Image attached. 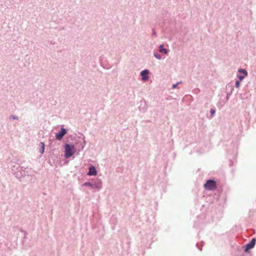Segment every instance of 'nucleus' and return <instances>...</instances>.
I'll return each mask as SVG.
<instances>
[{
  "mask_svg": "<svg viewBox=\"0 0 256 256\" xmlns=\"http://www.w3.org/2000/svg\"><path fill=\"white\" fill-rule=\"evenodd\" d=\"M76 152L74 145H66L65 157L68 158L72 156Z\"/></svg>",
  "mask_w": 256,
  "mask_h": 256,
  "instance_id": "nucleus-1",
  "label": "nucleus"
},
{
  "mask_svg": "<svg viewBox=\"0 0 256 256\" xmlns=\"http://www.w3.org/2000/svg\"><path fill=\"white\" fill-rule=\"evenodd\" d=\"M204 188L206 190H213L216 188V182L213 180H208L204 184Z\"/></svg>",
  "mask_w": 256,
  "mask_h": 256,
  "instance_id": "nucleus-2",
  "label": "nucleus"
},
{
  "mask_svg": "<svg viewBox=\"0 0 256 256\" xmlns=\"http://www.w3.org/2000/svg\"><path fill=\"white\" fill-rule=\"evenodd\" d=\"M66 134V130L64 128H62L56 134V137L57 140H61L62 138Z\"/></svg>",
  "mask_w": 256,
  "mask_h": 256,
  "instance_id": "nucleus-3",
  "label": "nucleus"
},
{
  "mask_svg": "<svg viewBox=\"0 0 256 256\" xmlns=\"http://www.w3.org/2000/svg\"><path fill=\"white\" fill-rule=\"evenodd\" d=\"M256 240L255 238H252L251 241L246 244L245 250L248 251L252 248L256 244Z\"/></svg>",
  "mask_w": 256,
  "mask_h": 256,
  "instance_id": "nucleus-4",
  "label": "nucleus"
},
{
  "mask_svg": "<svg viewBox=\"0 0 256 256\" xmlns=\"http://www.w3.org/2000/svg\"><path fill=\"white\" fill-rule=\"evenodd\" d=\"M149 73V71L148 70H145L141 72L140 74L142 76V80L144 81H146L148 79V74Z\"/></svg>",
  "mask_w": 256,
  "mask_h": 256,
  "instance_id": "nucleus-5",
  "label": "nucleus"
},
{
  "mask_svg": "<svg viewBox=\"0 0 256 256\" xmlns=\"http://www.w3.org/2000/svg\"><path fill=\"white\" fill-rule=\"evenodd\" d=\"M88 174L89 176H95L96 174V170L94 167L90 166L89 168V172Z\"/></svg>",
  "mask_w": 256,
  "mask_h": 256,
  "instance_id": "nucleus-6",
  "label": "nucleus"
},
{
  "mask_svg": "<svg viewBox=\"0 0 256 256\" xmlns=\"http://www.w3.org/2000/svg\"><path fill=\"white\" fill-rule=\"evenodd\" d=\"M159 48V50L160 52L164 53L165 54H166L168 53V50L166 48H164L163 45H160Z\"/></svg>",
  "mask_w": 256,
  "mask_h": 256,
  "instance_id": "nucleus-7",
  "label": "nucleus"
},
{
  "mask_svg": "<svg viewBox=\"0 0 256 256\" xmlns=\"http://www.w3.org/2000/svg\"><path fill=\"white\" fill-rule=\"evenodd\" d=\"M238 72L244 74V76H246L248 75V72L245 70L240 69L238 70Z\"/></svg>",
  "mask_w": 256,
  "mask_h": 256,
  "instance_id": "nucleus-8",
  "label": "nucleus"
},
{
  "mask_svg": "<svg viewBox=\"0 0 256 256\" xmlns=\"http://www.w3.org/2000/svg\"><path fill=\"white\" fill-rule=\"evenodd\" d=\"M154 55L155 57H156V58H158V59L160 60V59H161V58H162L161 56H160V54H158L156 53V54H154Z\"/></svg>",
  "mask_w": 256,
  "mask_h": 256,
  "instance_id": "nucleus-9",
  "label": "nucleus"
},
{
  "mask_svg": "<svg viewBox=\"0 0 256 256\" xmlns=\"http://www.w3.org/2000/svg\"><path fill=\"white\" fill-rule=\"evenodd\" d=\"M44 145H42V146L41 147V149L40 150V152L41 153V154H42L44 152Z\"/></svg>",
  "mask_w": 256,
  "mask_h": 256,
  "instance_id": "nucleus-10",
  "label": "nucleus"
},
{
  "mask_svg": "<svg viewBox=\"0 0 256 256\" xmlns=\"http://www.w3.org/2000/svg\"><path fill=\"white\" fill-rule=\"evenodd\" d=\"M210 114H211L212 116H213L214 115V113H215V110H214V109H212H212L210 110Z\"/></svg>",
  "mask_w": 256,
  "mask_h": 256,
  "instance_id": "nucleus-11",
  "label": "nucleus"
},
{
  "mask_svg": "<svg viewBox=\"0 0 256 256\" xmlns=\"http://www.w3.org/2000/svg\"><path fill=\"white\" fill-rule=\"evenodd\" d=\"M240 82L239 81H236V86L238 88L240 86Z\"/></svg>",
  "mask_w": 256,
  "mask_h": 256,
  "instance_id": "nucleus-12",
  "label": "nucleus"
},
{
  "mask_svg": "<svg viewBox=\"0 0 256 256\" xmlns=\"http://www.w3.org/2000/svg\"><path fill=\"white\" fill-rule=\"evenodd\" d=\"M238 78L240 79V80H242L244 78V77L245 76H238Z\"/></svg>",
  "mask_w": 256,
  "mask_h": 256,
  "instance_id": "nucleus-13",
  "label": "nucleus"
},
{
  "mask_svg": "<svg viewBox=\"0 0 256 256\" xmlns=\"http://www.w3.org/2000/svg\"><path fill=\"white\" fill-rule=\"evenodd\" d=\"M178 84H179V82H178V84H173V86H172V88H176V86H177Z\"/></svg>",
  "mask_w": 256,
  "mask_h": 256,
  "instance_id": "nucleus-14",
  "label": "nucleus"
},
{
  "mask_svg": "<svg viewBox=\"0 0 256 256\" xmlns=\"http://www.w3.org/2000/svg\"><path fill=\"white\" fill-rule=\"evenodd\" d=\"M85 185H90V183H85Z\"/></svg>",
  "mask_w": 256,
  "mask_h": 256,
  "instance_id": "nucleus-15",
  "label": "nucleus"
}]
</instances>
